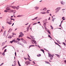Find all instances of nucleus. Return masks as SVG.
I'll list each match as a JSON object with an SVG mask.
<instances>
[{
  "label": "nucleus",
  "mask_w": 66,
  "mask_h": 66,
  "mask_svg": "<svg viewBox=\"0 0 66 66\" xmlns=\"http://www.w3.org/2000/svg\"><path fill=\"white\" fill-rule=\"evenodd\" d=\"M14 43H18V44H19V45H21V43L20 42H18V41H17V40H13L12 41H11L10 42V43H13L14 42Z\"/></svg>",
  "instance_id": "1"
},
{
  "label": "nucleus",
  "mask_w": 66,
  "mask_h": 66,
  "mask_svg": "<svg viewBox=\"0 0 66 66\" xmlns=\"http://www.w3.org/2000/svg\"><path fill=\"white\" fill-rule=\"evenodd\" d=\"M19 34H20V35H19V38H20V37H22L24 35V34L22 33V32H20L19 33Z\"/></svg>",
  "instance_id": "2"
},
{
  "label": "nucleus",
  "mask_w": 66,
  "mask_h": 66,
  "mask_svg": "<svg viewBox=\"0 0 66 66\" xmlns=\"http://www.w3.org/2000/svg\"><path fill=\"white\" fill-rule=\"evenodd\" d=\"M48 57H50V59L51 60H52L53 59V55H50V54H49L48 55Z\"/></svg>",
  "instance_id": "3"
},
{
  "label": "nucleus",
  "mask_w": 66,
  "mask_h": 66,
  "mask_svg": "<svg viewBox=\"0 0 66 66\" xmlns=\"http://www.w3.org/2000/svg\"><path fill=\"white\" fill-rule=\"evenodd\" d=\"M60 9H61V8L60 7H58V8H57L55 9V11H56V13H57V12H59V10H60Z\"/></svg>",
  "instance_id": "4"
},
{
  "label": "nucleus",
  "mask_w": 66,
  "mask_h": 66,
  "mask_svg": "<svg viewBox=\"0 0 66 66\" xmlns=\"http://www.w3.org/2000/svg\"><path fill=\"white\" fill-rule=\"evenodd\" d=\"M31 42L33 44H34L33 43V42H34V43H35V44H36V41H35V40H31Z\"/></svg>",
  "instance_id": "5"
},
{
  "label": "nucleus",
  "mask_w": 66,
  "mask_h": 66,
  "mask_svg": "<svg viewBox=\"0 0 66 66\" xmlns=\"http://www.w3.org/2000/svg\"><path fill=\"white\" fill-rule=\"evenodd\" d=\"M25 63L27 65H28V64H30V63H31L29 61H27L25 62Z\"/></svg>",
  "instance_id": "6"
},
{
  "label": "nucleus",
  "mask_w": 66,
  "mask_h": 66,
  "mask_svg": "<svg viewBox=\"0 0 66 66\" xmlns=\"http://www.w3.org/2000/svg\"><path fill=\"white\" fill-rule=\"evenodd\" d=\"M12 8H13V9H16V10H18V8H17V7H16L15 6H12Z\"/></svg>",
  "instance_id": "7"
},
{
  "label": "nucleus",
  "mask_w": 66,
  "mask_h": 66,
  "mask_svg": "<svg viewBox=\"0 0 66 66\" xmlns=\"http://www.w3.org/2000/svg\"><path fill=\"white\" fill-rule=\"evenodd\" d=\"M61 3L62 4H63V5L65 4V2H63V1H62L61 2Z\"/></svg>",
  "instance_id": "8"
},
{
  "label": "nucleus",
  "mask_w": 66,
  "mask_h": 66,
  "mask_svg": "<svg viewBox=\"0 0 66 66\" xmlns=\"http://www.w3.org/2000/svg\"><path fill=\"white\" fill-rule=\"evenodd\" d=\"M21 40H22V42H26V41L25 40H24L23 39V38H21Z\"/></svg>",
  "instance_id": "9"
},
{
  "label": "nucleus",
  "mask_w": 66,
  "mask_h": 66,
  "mask_svg": "<svg viewBox=\"0 0 66 66\" xmlns=\"http://www.w3.org/2000/svg\"><path fill=\"white\" fill-rule=\"evenodd\" d=\"M11 22H7L6 23H8V24H11L12 23Z\"/></svg>",
  "instance_id": "10"
},
{
  "label": "nucleus",
  "mask_w": 66,
  "mask_h": 66,
  "mask_svg": "<svg viewBox=\"0 0 66 66\" xmlns=\"http://www.w3.org/2000/svg\"><path fill=\"white\" fill-rule=\"evenodd\" d=\"M38 8H39V7L37 6H36L35 7V8L36 10H38Z\"/></svg>",
  "instance_id": "11"
},
{
  "label": "nucleus",
  "mask_w": 66,
  "mask_h": 66,
  "mask_svg": "<svg viewBox=\"0 0 66 66\" xmlns=\"http://www.w3.org/2000/svg\"><path fill=\"white\" fill-rule=\"evenodd\" d=\"M6 10H8V11H10V9L8 7H7L6 8Z\"/></svg>",
  "instance_id": "12"
},
{
  "label": "nucleus",
  "mask_w": 66,
  "mask_h": 66,
  "mask_svg": "<svg viewBox=\"0 0 66 66\" xmlns=\"http://www.w3.org/2000/svg\"><path fill=\"white\" fill-rule=\"evenodd\" d=\"M30 24L29 25V27H28L27 28V31H28V30H29V28H30Z\"/></svg>",
  "instance_id": "13"
},
{
  "label": "nucleus",
  "mask_w": 66,
  "mask_h": 66,
  "mask_svg": "<svg viewBox=\"0 0 66 66\" xmlns=\"http://www.w3.org/2000/svg\"><path fill=\"white\" fill-rule=\"evenodd\" d=\"M9 11H10L11 12H12L13 13H14V12H13L14 11L13 10H11L10 9V10Z\"/></svg>",
  "instance_id": "14"
},
{
  "label": "nucleus",
  "mask_w": 66,
  "mask_h": 66,
  "mask_svg": "<svg viewBox=\"0 0 66 66\" xmlns=\"http://www.w3.org/2000/svg\"><path fill=\"white\" fill-rule=\"evenodd\" d=\"M16 40H18V41H20V39L19 38H16Z\"/></svg>",
  "instance_id": "15"
},
{
  "label": "nucleus",
  "mask_w": 66,
  "mask_h": 66,
  "mask_svg": "<svg viewBox=\"0 0 66 66\" xmlns=\"http://www.w3.org/2000/svg\"><path fill=\"white\" fill-rule=\"evenodd\" d=\"M2 54L3 56H4L5 55V52H3V53H2Z\"/></svg>",
  "instance_id": "16"
},
{
  "label": "nucleus",
  "mask_w": 66,
  "mask_h": 66,
  "mask_svg": "<svg viewBox=\"0 0 66 66\" xmlns=\"http://www.w3.org/2000/svg\"><path fill=\"white\" fill-rule=\"evenodd\" d=\"M55 44H56V45H59V47H60V45H59V44H58V43H56L55 42Z\"/></svg>",
  "instance_id": "17"
},
{
  "label": "nucleus",
  "mask_w": 66,
  "mask_h": 66,
  "mask_svg": "<svg viewBox=\"0 0 66 66\" xmlns=\"http://www.w3.org/2000/svg\"><path fill=\"white\" fill-rule=\"evenodd\" d=\"M40 13L41 14H46V12H41Z\"/></svg>",
  "instance_id": "18"
},
{
  "label": "nucleus",
  "mask_w": 66,
  "mask_h": 66,
  "mask_svg": "<svg viewBox=\"0 0 66 66\" xmlns=\"http://www.w3.org/2000/svg\"><path fill=\"white\" fill-rule=\"evenodd\" d=\"M37 56L38 57H39V56H41V54H39V55H37Z\"/></svg>",
  "instance_id": "19"
},
{
  "label": "nucleus",
  "mask_w": 66,
  "mask_h": 66,
  "mask_svg": "<svg viewBox=\"0 0 66 66\" xmlns=\"http://www.w3.org/2000/svg\"><path fill=\"white\" fill-rule=\"evenodd\" d=\"M56 56H57V57H60V56L59 55H57L56 54Z\"/></svg>",
  "instance_id": "20"
},
{
  "label": "nucleus",
  "mask_w": 66,
  "mask_h": 66,
  "mask_svg": "<svg viewBox=\"0 0 66 66\" xmlns=\"http://www.w3.org/2000/svg\"><path fill=\"white\" fill-rule=\"evenodd\" d=\"M43 10H45V11H46L47 10V9H46V8L45 7L43 9Z\"/></svg>",
  "instance_id": "21"
},
{
  "label": "nucleus",
  "mask_w": 66,
  "mask_h": 66,
  "mask_svg": "<svg viewBox=\"0 0 66 66\" xmlns=\"http://www.w3.org/2000/svg\"><path fill=\"white\" fill-rule=\"evenodd\" d=\"M32 46H34V45H30L29 47V49H30V47H32Z\"/></svg>",
  "instance_id": "22"
},
{
  "label": "nucleus",
  "mask_w": 66,
  "mask_h": 66,
  "mask_svg": "<svg viewBox=\"0 0 66 66\" xmlns=\"http://www.w3.org/2000/svg\"><path fill=\"white\" fill-rule=\"evenodd\" d=\"M17 16V17H22V16H23L22 15H20Z\"/></svg>",
  "instance_id": "23"
},
{
  "label": "nucleus",
  "mask_w": 66,
  "mask_h": 66,
  "mask_svg": "<svg viewBox=\"0 0 66 66\" xmlns=\"http://www.w3.org/2000/svg\"><path fill=\"white\" fill-rule=\"evenodd\" d=\"M48 37H50L51 39H52V38L51 37V36H50L49 35H48Z\"/></svg>",
  "instance_id": "24"
},
{
  "label": "nucleus",
  "mask_w": 66,
  "mask_h": 66,
  "mask_svg": "<svg viewBox=\"0 0 66 66\" xmlns=\"http://www.w3.org/2000/svg\"><path fill=\"white\" fill-rule=\"evenodd\" d=\"M30 37H31V38H32V39H33V37H34V36H31V35L30 36Z\"/></svg>",
  "instance_id": "25"
},
{
  "label": "nucleus",
  "mask_w": 66,
  "mask_h": 66,
  "mask_svg": "<svg viewBox=\"0 0 66 66\" xmlns=\"http://www.w3.org/2000/svg\"><path fill=\"white\" fill-rule=\"evenodd\" d=\"M40 50L41 51H42V52H43V53H44V50H42V49H41Z\"/></svg>",
  "instance_id": "26"
},
{
  "label": "nucleus",
  "mask_w": 66,
  "mask_h": 66,
  "mask_svg": "<svg viewBox=\"0 0 66 66\" xmlns=\"http://www.w3.org/2000/svg\"><path fill=\"white\" fill-rule=\"evenodd\" d=\"M48 11H50V10H47L46 12V13H49V12H48Z\"/></svg>",
  "instance_id": "27"
},
{
  "label": "nucleus",
  "mask_w": 66,
  "mask_h": 66,
  "mask_svg": "<svg viewBox=\"0 0 66 66\" xmlns=\"http://www.w3.org/2000/svg\"><path fill=\"white\" fill-rule=\"evenodd\" d=\"M46 64H50L48 62H46Z\"/></svg>",
  "instance_id": "28"
},
{
  "label": "nucleus",
  "mask_w": 66,
  "mask_h": 66,
  "mask_svg": "<svg viewBox=\"0 0 66 66\" xmlns=\"http://www.w3.org/2000/svg\"><path fill=\"white\" fill-rule=\"evenodd\" d=\"M37 18H38V17H36L34 18L35 20V19H36Z\"/></svg>",
  "instance_id": "29"
},
{
  "label": "nucleus",
  "mask_w": 66,
  "mask_h": 66,
  "mask_svg": "<svg viewBox=\"0 0 66 66\" xmlns=\"http://www.w3.org/2000/svg\"><path fill=\"white\" fill-rule=\"evenodd\" d=\"M4 12H6V13H7L8 11L6 10H5L4 11Z\"/></svg>",
  "instance_id": "30"
},
{
  "label": "nucleus",
  "mask_w": 66,
  "mask_h": 66,
  "mask_svg": "<svg viewBox=\"0 0 66 66\" xmlns=\"http://www.w3.org/2000/svg\"><path fill=\"white\" fill-rule=\"evenodd\" d=\"M27 38H29V39H31V38H30V37H27Z\"/></svg>",
  "instance_id": "31"
},
{
  "label": "nucleus",
  "mask_w": 66,
  "mask_h": 66,
  "mask_svg": "<svg viewBox=\"0 0 66 66\" xmlns=\"http://www.w3.org/2000/svg\"><path fill=\"white\" fill-rule=\"evenodd\" d=\"M37 24V23H34L33 24V25H35V24Z\"/></svg>",
  "instance_id": "32"
},
{
  "label": "nucleus",
  "mask_w": 66,
  "mask_h": 66,
  "mask_svg": "<svg viewBox=\"0 0 66 66\" xmlns=\"http://www.w3.org/2000/svg\"><path fill=\"white\" fill-rule=\"evenodd\" d=\"M63 44H64V46H66V44H65V43H64L63 42Z\"/></svg>",
  "instance_id": "33"
},
{
  "label": "nucleus",
  "mask_w": 66,
  "mask_h": 66,
  "mask_svg": "<svg viewBox=\"0 0 66 66\" xmlns=\"http://www.w3.org/2000/svg\"><path fill=\"white\" fill-rule=\"evenodd\" d=\"M3 29H1V32H3Z\"/></svg>",
  "instance_id": "34"
},
{
  "label": "nucleus",
  "mask_w": 66,
  "mask_h": 66,
  "mask_svg": "<svg viewBox=\"0 0 66 66\" xmlns=\"http://www.w3.org/2000/svg\"><path fill=\"white\" fill-rule=\"evenodd\" d=\"M6 52V49L5 50L4 52Z\"/></svg>",
  "instance_id": "35"
},
{
  "label": "nucleus",
  "mask_w": 66,
  "mask_h": 66,
  "mask_svg": "<svg viewBox=\"0 0 66 66\" xmlns=\"http://www.w3.org/2000/svg\"><path fill=\"white\" fill-rule=\"evenodd\" d=\"M6 33V31H4V34H5Z\"/></svg>",
  "instance_id": "36"
},
{
  "label": "nucleus",
  "mask_w": 66,
  "mask_h": 66,
  "mask_svg": "<svg viewBox=\"0 0 66 66\" xmlns=\"http://www.w3.org/2000/svg\"><path fill=\"white\" fill-rule=\"evenodd\" d=\"M6 47H7V46H5L3 47V49H4V48H6Z\"/></svg>",
  "instance_id": "37"
},
{
  "label": "nucleus",
  "mask_w": 66,
  "mask_h": 66,
  "mask_svg": "<svg viewBox=\"0 0 66 66\" xmlns=\"http://www.w3.org/2000/svg\"><path fill=\"white\" fill-rule=\"evenodd\" d=\"M14 12H13V13H14V14H15V13H16V10H14Z\"/></svg>",
  "instance_id": "38"
},
{
  "label": "nucleus",
  "mask_w": 66,
  "mask_h": 66,
  "mask_svg": "<svg viewBox=\"0 0 66 66\" xmlns=\"http://www.w3.org/2000/svg\"><path fill=\"white\" fill-rule=\"evenodd\" d=\"M48 33H49V34H50V31H48Z\"/></svg>",
  "instance_id": "39"
},
{
  "label": "nucleus",
  "mask_w": 66,
  "mask_h": 66,
  "mask_svg": "<svg viewBox=\"0 0 66 66\" xmlns=\"http://www.w3.org/2000/svg\"><path fill=\"white\" fill-rule=\"evenodd\" d=\"M45 20H47V19H46V20H44L43 21V22H44L45 21Z\"/></svg>",
  "instance_id": "40"
},
{
  "label": "nucleus",
  "mask_w": 66,
  "mask_h": 66,
  "mask_svg": "<svg viewBox=\"0 0 66 66\" xmlns=\"http://www.w3.org/2000/svg\"><path fill=\"white\" fill-rule=\"evenodd\" d=\"M64 18H65V17H63L62 18V19H64Z\"/></svg>",
  "instance_id": "41"
},
{
  "label": "nucleus",
  "mask_w": 66,
  "mask_h": 66,
  "mask_svg": "<svg viewBox=\"0 0 66 66\" xmlns=\"http://www.w3.org/2000/svg\"><path fill=\"white\" fill-rule=\"evenodd\" d=\"M12 34H13V35H16V34H15L14 33H12Z\"/></svg>",
  "instance_id": "42"
},
{
  "label": "nucleus",
  "mask_w": 66,
  "mask_h": 66,
  "mask_svg": "<svg viewBox=\"0 0 66 66\" xmlns=\"http://www.w3.org/2000/svg\"><path fill=\"white\" fill-rule=\"evenodd\" d=\"M29 24V23H28L26 24H25V25H28Z\"/></svg>",
  "instance_id": "43"
},
{
  "label": "nucleus",
  "mask_w": 66,
  "mask_h": 66,
  "mask_svg": "<svg viewBox=\"0 0 66 66\" xmlns=\"http://www.w3.org/2000/svg\"><path fill=\"white\" fill-rule=\"evenodd\" d=\"M15 55L16 56V52H15Z\"/></svg>",
  "instance_id": "44"
},
{
  "label": "nucleus",
  "mask_w": 66,
  "mask_h": 66,
  "mask_svg": "<svg viewBox=\"0 0 66 66\" xmlns=\"http://www.w3.org/2000/svg\"><path fill=\"white\" fill-rule=\"evenodd\" d=\"M27 55L28 56H29V57H30L29 56V54H27Z\"/></svg>",
  "instance_id": "45"
},
{
  "label": "nucleus",
  "mask_w": 66,
  "mask_h": 66,
  "mask_svg": "<svg viewBox=\"0 0 66 66\" xmlns=\"http://www.w3.org/2000/svg\"><path fill=\"white\" fill-rule=\"evenodd\" d=\"M51 27V28L52 29V30H53V27Z\"/></svg>",
  "instance_id": "46"
},
{
  "label": "nucleus",
  "mask_w": 66,
  "mask_h": 66,
  "mask_svg": "<svg viewBox=\"0 0 66 66\" xmlns=\"http://www.w3.org/2000/svg\"><path fill=\"white\" fill-rule=\"evenodd\" d=\"M18 64H19V65L20 64H19V61H18Z\"/></svg>",
  "instance_id": "47"
},
{
  "label": "nucleus",
  "mask_w": 66,
  "mask_h": 66,
  "mask_svg": "<svg viewBox=\"0 0 66 66\" xmlns=\"http://www.w3.org/2000/svg\"><path fill=\"white\" fill-rule=\"evenodd\" d=\"M29 61H31V60H30V59H29Z\"/></svg>",
  "instance_id": "48"
},
{
  "label": "nucleus",
  "mask_w": 66,
  "mask_h": 66,
  "mask_svg": "<svg viewBox=\"0 0 66 66\" xmlns=\"http://www.w3.org/2000/svg\"><path fill=\"white\" fill-rule=\"evenodd\" d=\"M54 19H53L52 20V21H54Z\"/></svg>",
  "instance_id": "49"
},
{
  "label": "nucleus",
  "mask_w": 66,
  "mask_h": 66,
  "mask_svg": "<svg viewBox=\"0 0 66 66\" xmlns=\"http://www.w3.org/2000/svg\"><path fill=\"white\" fill-rule=\"evenodd\" d=\"M14 23H13L12 25V26H13V25H14Z\"/></svg>",
  "instance_id": "50"
},
{
  "label": "nucleus",
  "mask_w": 66,
  "mask_h": 66,
  "mask_svg": "<svg viewBox=\"0 0 66 66\" xmlns=\"http://www.w3.org/2000/svg\"><path fill=\"white\" fill-rule=\"evenodd\" d=\"M3 64H4V63H2V64H1V65H3Z\"/></svg>",
  "instance_id": "51"
},
{
  "label": "nucleus",
  "mask_w": 66,
  "mask_h": 66,
  "mask_svg": "<svg viewBox=\"0 0 66 66\" xmlns=\"http://www.w3.org/2000/svg\"><path fill=\"white\" fill-rule=\"evenodd\" d=\"M38 23H40V22H38Z\"/></svg>",
  "instance_id": "52"
},
{
  "label": "nucleus",
  "mask_w": 66,
  "mask_h": 66,
  "mask_svg": "<svg viewBox=\"0 0 66 66\" xmlns=\"http://www.w3.org/2000/svg\"><path fill=\"white\" fill-rule=\"evenodd\" d=\"M24 59H25L26 60H27V58H24Z\"/></svg>",
  "instance_id": "53"
},
{
  "label": "nucleus",
  "mask_w": 66,
  "mask_h": 66,
  "mask_svg": "<svg viewBox=\"0 0 66 66\" xmlns=\"http://www.w3.org/2000/svg\"><path fill=\"white\" fill-rule=\"evenodd\" d=\"M61 23L60 25L59 26V27H61Z\"/></svg>",
  "instance_id": "54"
},
{
  "label": "nucleus",
  "mask_w": 66,
  "mask_h": 66,
  "mask_svg": "<svg viewBox=\"0 0 66 66\" xmlns=\"http://www.w3.org/2000/svg\"><path fill=\"white\" fill-rule=\"evenodd\" d=\"M2 28L3 29H4V27H3V26L2 27Z\"/></svg>",
  "instance_id": "55"
},
{
  "label": "nucleus",
  "mask_w": 66,
  "mask_h": 66,
  "mask_svg": "<svg viewBox=\"0 0 66 66\" xmlns=\"http://www.w3.org/2000/svg\"><path fill=\"white\" fill-rule=\"evenodd\" d=\"M11 20H14V19H13L11 18Z\"/></svg>",
  "instance_id": "56"
},
{
  "label": "nucleus",
  "mask_w": 66,
  "mask_h": 66,
  "mask_svg": "<svg viewBox=\"0 0 66 66\" xmlns=\"http://www.w3.org/2000/svg\"><path fill=\"white\" fill-rule=\"evenodd\" d=\"M64 62L66 63V60H64Z\"/></svg>",
  "instance_id": "57"
},
{
  "label": "nucleus",
  "mask_w": 66,
  "mask_h": 66,
  "mask_svg": "<svg viewBox=\"0 0 66 66\" xmlns=\"http://www.w3.org/2000/svg\"><path fill=\"white\" fill-rule=\"evenodd\" d=\"M13 16H11V18H13Z\"/></svg>",
  "instance_id": "58"
},
{
  "label": "nucleus",
  "mask_w": 66,
  "mask_h": 66,
  "mask_svg": "<svg viewBox=\"0 0 66 66\" xmlns=\"http://www.w3.org/2000/svg\"><path fill=\"white\" fill-rule=\"evenodd\" d=\"M32 20H35L34 19H32Z\"/></svg>",
  "instance_id": "59"
},
{
  "label": "nucleus",
  "mask_w": 66,
  "mask_h": 66,
  "mask_svg": "<svg viewBox=\"0 0 66 66\" xmlns=\"http://www.w3.org/2000/svg\"><path fill=\"white\" fill-rule=\"evenodd\" d=\"M12 66H15V65H13V64H12Z\"/></svg>",
  "instance_id": "60"
},
{
  "label": "nucleus",
  "mask_w": 66,
  "mask_h": 66,
  "mask_svg": "<svg viewBox=\"0 0 66 66\" xmlns=\"http://www.w3.org/2000/svg\"><path fill=\"white\" fill-rule=\"evenodd\" d=\"M45 29H46V30H48V29L46 28Z\"/></svg>",
  "instance_id": "61"
},
{
  "label": "nucleus",
  "mask_w": 66,
  "mask_h": 66,
  "mask_svg": "<svg viewBox=\"0 0 66 66\" xmlns=\"http://www.w3.org/2000/svg\"><path fill=\"white\" fill-rule=\"evenodd\" d=\"M42 2V0H41V1H40L39 2Z\"/></svg>",
  "instance_id": "62"
},
{
  "label": "nucleus",
  "mask_w": 66,
  "mask_h": 66,
  "mask_svg": "<svg viewBox=\"0 0 66 66\" xmlns=\"http://www.w3.org/2000/svg\"><path fill=\"white\" fill-rule=\"evenodd\" d=\"M44 24H46V23H44Z\"/></svg>",
  "instance_id": "63"
},
{
  "label": "nucleus",
  "mask_w": 66,
  "mask_h": 66,
  "mask_svg": "<svg viewBox=\"0 0 66 66\" xmlns=\"http://www.w3.org/2000/svg\"><path fill=\"white\" fill-rule=\"evenodd\" d=\"M19 66H21V65H20V64H19Z\"/></svg>",
  "instance_id": "64"
}]
</instances>
